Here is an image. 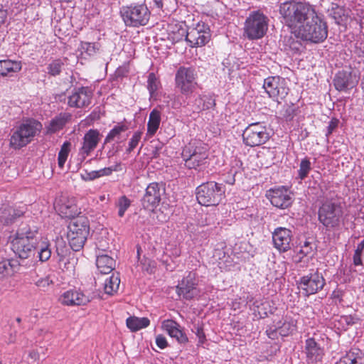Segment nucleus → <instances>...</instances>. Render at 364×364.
I'll use <instances>...</instances> for the list:
<instances>
[{
    "mask_svg": "<svg viewBox=\"0 0 364 364\" xmlns=\"http://www.w3.org/2000/svg\"><path fill=\"white\" fill-rule=\"evenodd\" d=\"M38 229L28 225H22L13 236L11 248L21 259L30 257L36 250L38 257L42 262L48 261L52 254L50 242L46 239L38 240Z\"/></svg>",
    "mask_w": 364,
    "mask_h": 364,
    "instance_id": "obj_1",
    "label": "nucleus"
},
{
    "mask_svg": "<svg viewBox=\"0 0 364 364\" xmlns=\"http://www.w3.org/2000/svg\"><path fill=\"white\" fill-rule=\"evenodd\" d=\"M314 8L308 3L288 0L279 6L281 21L291 29L296 30L302 23L313 14Z\"/></svg>",
    "mask_w": 364,
    "mask_h": 364,
    "instance_id": "obj_2",
    "label": "nucleus"
},
{
    "mask_svg": "<svg viewBox=\"0 0 364 364\" xmlns=\"http://www.w3.org/2000/svg\"><path fill=\"white\" fill-rule=\"evenodd\" d=\"M299 36L314 43L323 42L328 36L326 23L314 11L296 29Z\"/></svg>",
    "mask_w": 364,
    "mask_h": 364,
    "instance_id": "obj_3",
    "label": "nucleus"
},
{
    "mask_svg": "<svg viewBox=\"0 0 364 364\" xmlns=\"http://www.w3.org/2000/svg\"><path fill=\"white\" fill-rule=\"evenodd\" d=\"M120 15L127 26L139 28L149 23L151 11L144 0L141 3L123 6L120 9Z\"/></svg>",
    "mask_w": 364,
    "mask_h": 364,
    "instance_id": "obj_4",
    "label": "nucleus"
},
{
    "mask_svg": "<svg viewBox=\"0 0 364 364\" xmlns=\"http://www.w3.org/2000/svg\"><path fill=\"white\" fill-rule=\"evenodd\" d=\"M41 128V124L36 120H28L22 123L11 136V147L17 149L26 146L40 132Z\"/></svg>",
    "mask_w": 364,
    "mask_h": 364,
    "instance_id": "obj_5",
    "label": "nucleus"
},
{
    "mask_svg": "<svg viewBox=\"0 0 364 364\" xmlns=\"http://www.w3.org/2000/svg\"><path fill=\"white\" fill-rule=\"evenodd\" d=\"M225 193V187L222 183L209 181L196 188V198L202 205H217L223 198Z\"/></svg>",
    "mask_w": 364,
    "mask_h": 364,
    "instance_id": "obj_6",
    "label": "nucleus"
},
{
    "mask_svg": "<svg viewBox=\"0 0 364 364\" xmlns=\"http://www.w3.org/2000/svg\"><path fill=\"white\" fill-rule=\"evenodd\" d=\"M269 19L260 11L250 12L244 26V36L249 40L262 38L268 29Z\"/></svg>",
    "mask_w": 364,
    "mask_h": 364,
    "instance_id": "obj_7",
    "label": "nucleus"
},
{
    "mask_svg": "<svg viewBox=\"0 0 364 364\" xmlns=\"http://www.w3.org/2000/svg\"><path fill=\"white\" fill-rule=\"evenodd\" d=\"M68 229L70 245L74 251H79L85 245L89 235V221L84 216H78L70 223Z\"/></svg>",
    "mask_w": 364,
    "mask_h": 364,
    "instance_id": "obj_8",
    "label": "nucleus"
},
{
    "mask_svg": "<svg viewBox=\"0 0 364 364\" xmlns=\"http://www.w3.org/2000/svg\"><path fill=\"white\" fill-rule=\"evenodd\" d=\"M343 208L340 203L326 200L318 209V220L327 228H334L340 225L343 217Z\"/></svg>",
    "mask_w": 364,
    "mask_h": 364,
    "instance_id": "obj_9",
    "label": "nucleus"
},
{
    "mask_svg": "<svg viewBox=\"0 0 364 364\" xmlns=\"http://www.w3.org/2000/svg\"><path fill=\"white\" fill-rule=\"evenodd\" d=\"M270 138V133L264 122H255L249 124L242 133V139L245 145L253 147L265 144Z\"/></svg>",
    "mask_w": 364,
    "mask_h": 364,
    "instance_id": "obj_10",
    "label": "nucleus"
},
{
    "mask_svg": "<svg viewBox=\"0 0 364 364\" xmlns=\"http://www.w3.org/2000/svg\"><path fill=\"white\" fill-rule=\"evenodd\" d=\"M197 73L192 67L181 66L178 68L175 76L176 87L184 95H191L197 85Z\"/></svg>",
    "mask_w": 364,
    "mask_h": 364,
    "instance_id": "obj_11",
    "label": "nucleus"
},
{
    "mask_svg": "<svg viewBox=\"0 0 364 364\" xmlns=\"http://www.w3.org/2000/svg\"><path fill=\"white\" fill-rule=\"evenodd\" d=\"M325 284V279L317 271L301 277L297 282L299 289L305 296L316 294Z\"/></svg>",
    "mask_w": 364,
    "mask_h": 364,
    "instance_id": "obj_12",
    "label": "nucleus"
},
{
    "mask_svg": "<svg viewBox=\"0 0 364 364\" xmlns=\"http://www.w3.org/2000/svg\"><path fill=\"white\" fill-rule=\"evenodd\" d=\"M210 29L204 22H198L196 26L188 29L186 41L191 47H202L210 40Z\"/></svg>",
    "mask_w": 364,
    "mask_h": 364,
    "instance_id": "obj_13",
    "label": "nucleus"
},
{
    "mask_svg": "<svg viewBox=\"0 0 364 364\" xmlns=\"http://www.w3.org/2000/svg\"><path fill=\"white\" fill-rule=\"evenodd\" d=\"M263 88L269 97L279 102L287 95L289 88L284 78L279 76L268 77L264 80Z\"/></svg>",
    "mask_w": 364,
    "mask_h": 364,
    "instance_id": "obj_14",
    "label": "nucleus"
},
{
    "mask_svg": "<svg viewBox=\"0 0 364 364\" xmlns=\"http://www.w3.org/2000/svg\"><path fill=\"white\" fill-rule=\"evenodd\" d=\"M176 292L179 296L186 300H191L200 294L198 288L196 274L190 272L176 286Z\"/></svg>",
    "mask_w": 364,
    "mask_h": 364,
    "instance_id": "obj_15",
    "label": "nucleus"
},
{
    "mask_svg": "<svg viewBox=\"0 0 364 364\" xmlns=\"http://www.w3.org/2000/svg\"><path fill=\"white\" fill-rule=\"evenodd\" d=\"M164 188L158 183H151L146 188L141 199V204L145 209L153 210L161 202Z\"/></svg>",
    "mask_w": 364,
    "mask_h": 364,
    "instance_id": "obj_16",
    "label": "nucleus"
},
{
    "mask_svg": "<svg viewBox=\"0 0 364 364\" xmlns=\"http://www.w3.org/2000/svg\"><path fill=\"white\" fill-rule=\"evenodd\" d=\"M267 196L272 205L281 209L289 208L293 203L290 191L284 186L270 189L267 192Z\"/></svg>",
    "mask_w": 364,
    "mask_h": 364,
    "instance_id": "obj_17",
    "label": "nucleus"
},
{
    "mask_svg": "<svg viewBox=\"0 0 364 364\" xmlns=\"http://www.w3.org/2000/svg\"><path fill=\"white\" fill-rule=\"evenodd\" d=\"M291 230L279 227L272 232V240L274 247L280 252H286L291 249L292 241Z\"/></svg>",
    "mask_w": 364,
    "mask_h": 364,
    "instance_id": "obj_18",
    "label": "nucleus"
},
{
    "mask_svg": "<svg viewBox=\"0 0 364 364\" xmlns=\"http://www.w3.org/2000/svg\"><path fill=\"white\" fill-rule=\"evenodd\" d=\"M102 135L97 129H90L84 135L79 155L84 160L96 149Z\"/></svg>",
    "mask_w": 364,
    "mask_h": 364,
    "instance_id": "obj_19",
    "label": "nucleus"
},
{
    "mask_svg": "<svg viewBox=\"0 0 364 364\" xmlns=\"http://www.w3.org/2000/svg\"><path fill=\"white\" fill-rule=\"evenodd\" d=\"M92 94L87 87L75 89L68 96V105L73 107H84L91 103Z\"/></svg>",
    "mask_w": 364,
    "mask_h": 364,
    "instance_id": "obj_20",
    "label": "nucleus"
},
{
    "mask_svg": "<svg viewBox=\"0 0 364 364\" xmlns=\"http://www.w3.org/2000/svg\"><path fill=\"white\" fill-rule=\"evenodd\" d=\"M24 213L23 207H16L10 204H3L0 208V224L10 225L15 223Z\"/></svg>",
    "mask_w": 364,
    "mask_h": 364,
    "instance_id": "obj_21",
    "label": "nucleus"
},
{
    "mask_svg": "<svg viewBox=\"0 0 364 364\" xmlns=\"http://www.w3.org/2000/svg\"><path fill=\"white\" fill-rule=\"evenodd\" d=\"M59 301L65 306H80L85 305L90 301V297L77 290H68L63 292Z\"/></svg>",
    "mask_w": 364,
    "mask_h": 364,
    "instance_id": "obj_22",
    "label": "nucleus"
},
{
    "mask_svg": "<svg viewBox=\"0 0 364 364\" xmlns=\"http://www.w3.org/2000/svg\"><path fill=\"white\" fill-rule=\"evenodd\" d=\"M357 82V76L353 75L351 72L345 70L338 72L333 78L335 88L338 91L353 88Z\"/></svg>",
    "mask_w": 364,
    "mask_h": 364,
    "instance_id": "obj_23",
    "label": "nucleus"
},
{
    "mask_svg": "<svg viewBox=\"0 0 364 364\" xmlns=\"http://www.w3.org/2000/svg\"><path fill=\"white\" fill-rule=\"evenodd\" d=\"M305 353L309 363H316L321 361L324 355V349L313 338L306 340Z\"/></svg>",
    "mask_w": 364,
    "mask_h": 364,
    "instance_id": "obj_24",
    "label": "nucleus"
},
{
    "mask_svg": "<svg viewBox=\"0 0 364 364\" xmlns=\"http://www.w3.org/2000/svg\"><path fill=\"white\" fill-rule=\"evenodd\" d=\"M161 327L171 338H176L178 343L185 344L188 342L187 336L181 329L180 325L173 320L167 319L164 321Z\"/></svg>",
    "mask_w": 364,
    "mask_h": 364,
    "instance_id": "obj_25",
    "label": "nucleus"
},
{
    "mask_svg": "<svg viewBox=\"0 0 364 364\" xmlns=\"http://www.w3.org/2000/svg\"><path fill=\"white\" fill-rule=\"evenodd\" d=\"M59 215L65 218H74L79 214L78 208L73 200L60 198L55 204Z\"/></svg>",
    "mask_w": 364,
    "mask_h": 364,
    "instance_id": "obj_26",
    "label": "nucleus"
},
{
    "mask_svg": "<svg viewBox=\"0 0 364 364\" xmlns=\"http://www.w3.org/2000/svg\"><path fill=\"white\" fill-rule=\"evenodd\" d=\"M21 63L10 59L0 60V76H11L21 70Z\"/></svg>",
    "mask_w": 364,
    "mask_h": 364,
    "instance_id": "obj_27",
    "label": "nucleus"
},
{
    "mask_svg": "<svg viewBox=\"0 0 364 364\" xmlns=\"http://www.w3.org/2000/svg\"><path fill=\"white\" fill-rule=\"evenodd\" d=\"M336 364H364V353L358 348L351 349Z\"/></svg>",
    "mask_w": 364,
    "mask_h": 364,
    "instance_id": "obj_28",
    "label": "nucleus"
},
{
    "mask_svg": "<svg viewBox=\"0 0 364 364\" xmlns=\"http://www.w3.org/2000/svg\"><path fill=\"white\" fill-rule=\"evenodd\" d=\"M276 323L279 328V334L281 336H288L296 330V321L292 318L285 317Z\"/></svg>",
    "mask_w": 364,
    "mask_h": 364,
    "instance_id": "obj_29",
    "label": "nucleus"
},
{
    "mask_svg": "<svg viewBox=\"0 0 364 364\" xmlns=\"http://www.w3.org/2000/svg\"><path fill=\"white\" fill-rule=\"evenodd\" d=\"M96 265L101 274H109L114 269L115 261L107 255H99L97 257Z\"/></svg>",
    "mask_w": 364,
    "mask_h": 364,
    "instance_id": "obj_30",
    "label": "nucleus"
},
{
    "mask_svg": "<svg viewBox=\"0 0 364 364\" xmlns=\"http://www.w3.org/2000/svg\"><path fill=\"white\" fill-rule=\"evenodd\" d=\"M161 123V112L157 109H154L149 114L147 122L146 136L152 137L156 133Z\"/></svg>",
    "mask_w": 364,
    "mask_h": 364,
    "instance_id": "obj_31",
    "label": "nucleus"
},
{
    "mask_svg": "<svg viewBox=\"0 0 364 364\" xmlns=\"http://www.w3.org/2000/svg\"><path fill=\"white\" fill-rule=\"evenodd\" d=\"M199 151L208 152L207 147L201 141L193 140L183 148L182 157L186 161L187 157L196 155Z\"/></svg>",
    "mask_w": 364,
    "mask_h": 364,
    "instance_id": "obj_32",
    "label": "nucleus"
},
{
    "mask_svg": "<svg viewBox=\"0 0 364 364\" xmlns=\"http://www.w3.org/2000/svg\"><path fill=\"white\" fill-rule=\"evenodd\" d=\"M70 118V115L68 113L60 114L50 121L47 127V132L52 134L62 129Z\"/></svg>",
    "mask_w": 364,
    "mask_h": 364,
    "instance_id": "obj_33",
    "label": "nucleus"
},
{
    "mask_svg": "<svg viewBox=\"0 0 364 364\" xmlns=\"http://www.w3.org/2000/svg\"><path fill=\"white\" fill-rule=\"evenodd\" d=\"M328 16L335 20V22L340 24L347 18L346 10L336 3H331L328 9Z\"/></svg>",
    "mask_w": 364,
    "mask_h": 364,
    "instance_id": "obj_34",
    "label": "nucleus"
},
{
    "mask_svg": "<svg viewBox=\"0 0 364 364\" xmlns=\"http://www.w3.org/2000/svg\"><path fill=\"white\" fill-rule=\"evenodd\" d=\"M150 321L148 318L130 316L127 319V326L133 332L149 326Z\"/></svg>",
    "mask_w": 364,
    "mask_h": 364,
    "instance_id": "obj_35",
    "label": "nucleus"
},
{
    "mask_svg": "<svg viewBox=\"0 0 364 364\" xmlns=\"http://www.w3.org/2000/svg\"><path fill=\"white\" fill-rule=\"evenodd\" d=\"M208 152L199 151L198 154L187 157L185 161V166L188 168H196L206 163Z\"/></svg>",
    "mask_w": 364,
    "mask_h": 364,
    "instance_id": "obj_36",
    "label": "nucleus"
},
{
    "mask_svg": "<svg viewBox=\"0 0 364 364\" xmlns=\"http://www.w3.org/2000/svg\"><path fill=\"white\" fill-rule=\"evenodd\" d=\"M316 250V246L311 242L305 241L303 245H301L300 250L293 257V260L295 263H299L304 257H308L313 254Z\"/></svg>",
    "mask_w": 364,
    "mask_h": 364,
    "instance_id": "obj_37",
    "label": "nucleus"
},
{
    "mask_svg": "<svg viewBox=\"0 0 364 364\" xmlns=\"http://www.w3.org/2000/svg\"><path fill=\"white\" fill-rule=\"evenodd\" d=\"M120 279L117 275L112 274L106 279L104 284L105 292L107 294L112 295L116 293L119 287Z\"/></svg>",
    "mask_w": 364,
    "mask_h": 364,
    "instance_id": "obj_38",
    "label": "nucleus"
},
{
    "mask_svg": "<svg viewBox=\"0 0 364 364\" xmlns=\"http://www.w3.org/2000/svg\"><path fill=\"white\" fill-rule=\"evenodd\" d=\"M198 111L208 109L215 106V100L210 95L199 96L195 100Z\"/></svg>",
    "mask_w": 364,
    "mask_h": 364,
    "instance_id": "obj_39",
    "label": "nucleus"
},
{
    "mask_svg": "<svg viewBox=\"0 0 364 364\" xmlns=\"http://www.w3.org/2000/svg\"><path fill=\"white\" fill-rule=\"evenodd\" d=\"M311 169V163L309 159L307 157L302 159L299 164L297 178L300 179L301 181L304 180L308 176Z\"/></svg>",
    "mask_w": 364,
    "mask_h": 364,
    "instance_id": "obj_40",
    "label": "nucleus"
},
{
    "mask_svg": "<svg viewBox=\"0 0 364 364\" xmlns=\"http://www.w3.org/2000/svg\"><path fill=\"white\" fill-rule=\"evenodd\" d=\"M128 127L124 124H118L114 126L108 133L105 139V144L113 141L116 138H119L122 133L126 132Z\"/></svg>",
    "mask_w": 364,
    "mask_h": 364,
    "instance_id": "obj_41",
    "label": "nucleus"
},
{
    "mask_svg": "<svg viewBox=\"0 0 364 364\" xmlns=\"http://www.w3.org/2000/svg\"><path fill=\"white\" fill-rule=\"evenodd\" d=\"M71 143L68 141H65L61 146L60 150L58 153V164L60 168H63L68 159L69 152L70 151Z\"/></svg>",
    "mask_w": 364,
    "mask_h": 364,
    "instance_id": "obj_42",
    "label": "nucleus"
},
{
    "mask_svg": "<svg viewBox=\"0 0 364 364\" xmlns=\"http://www.w3.org/2000/svg\"><path fill=\"white\" fill-rule=\"evenodd\" d=\"M100 49L98 43L81 42L79 50L80 52L85 53L90 56L94 55Z\"/></svg>",
    "mask_w": 364,
    "mask_h": 364,
    "instance_id": "obj_43",
    "label": "nucleus"
},
{
    "mask_svg": "<svg viewBox=\"0 0 364 364\" xmlns=\"http://www.w3.org/2000/svg\"><path fill=\"white\" fill-rule=\"evenodd\" d=\"M160 86V82L154 73L149 74L147 80V88L151 97H153Z\"/></svg>",
    "mask_w": 364,
    "mask_h": 364,
    "instance_id": "obj_44",
    "label": "nucleus"
},
{
    "mask_svg": "<svg viewBox=\"0 0 364 364\" xmlns=\"http://www.w3.org/2000/svg\"><path fill=\"white\" fill-rule=\"evenodd\" d=\"M64 63L60 59L53 60L47 67L48 73L53 76L58 75L62 70Z\"/></svg>",
    "mask_w": 364,
    "mask_h": 364,
    "instance_id": "obj_45",
    "label": "nucleus"
},
{
    "mask_svg": "<svg viewBox=\"0 0 364 364\" xmlns=\"http://www.w3.org/2000/svg\"><path fill=\"white\" fill-rule=\"evenodd\" d=\"M131 205L130 200L127 198L125 196H121L117 203V206L118 207V215L119 217H123L126 210Z\"/></svg>",
    "mask_w": 364,
    "mask_h": 364,
    "instance_id": "obj_46",
    "label": "nucleus"
},
{
    "mask_svg": "<svg viewBox=\"0 0 364 364\" xmlns=\"http://www.w3.org/2000/svg\"><path fill=\"white\" fill-rule=\"evenodd\" d=\"M141 131H136L133 134L128 144V147L127 149V153H131L138 146L139 141H141Z\"/></svg>",
    "mask_w": 364,
    "mask_h": 364,
    "instance_id": "obj_47",
    "label": "nucleus"
},
{
    "mask_svg": "<svg viewBox=\"0 0 364 364\" xmlns=\"http://www.w3.org/2000/svg\"><path fill=\"white\" fill-rule=\"evenodd\" d=\"M364 250V240H362L357 246L353 255V264L355 266L362 265L361 255Z\"/></svg>",
    "mask_w": 364,
    "mask_h": 364,
    "instance_id": "obj_48",
    "label": "nucleus"
},
{
    "mask_svg": "<svg viewBox=\"0 0 364 364\" xmlns=\"http://www.w3.org/2000/svg\"><path fill=\"white\" fill-rule=\"evenodd\" d=\"M121 171V164H116L114 166L105 167L104 168L97 170L99 178L102 176H110L114 171Z\"/></svg>",
    "mask_w": 364,
    "mask_h": 364,
    "instance_id": "obj_49",
    "label": "nucleus"
},
{
    "mask_svg": "<svg viewBox=\"0 0 364 364\" xmlns=\"http://www.w3.org/2000/svg\"><path fill=\"white\" fill-rule=\"evenodd\" d=\"M274 324L273 326H269L266 330V333L267 336L274 340L278 338L279 334V328H277V324L276 322H274Z\"/></svg>",
    "mask_w": 364,
    "mask_h": 364,
    "instance_id": "obj_50",
    "label": "nucleus"
},
{
    "mask_svg": "<svg viewBox=\"0 0 364 364\" xmlns=\"http://www.w3.org/2000/svg\"><path fill=\"white\" fill-rule=\"evenodd\" d=\"M81 178L82 180L87 181H92L96 178H99V174L97 171H85L84 173H81Z\"/></svg>",
    "mask_w": 364,
    "mask_h": 364,
    "instance_id": "obj_51",
    "label": "nucleus"
},
{
    "mask_svg": "<svg viewBox=\"0 0 364 364\" xmlns=\"http://www.w3.org/2000/svg\"><path fill=\"white\" fill-rule=\"evenodd\" d=\"M52 284H53V281L50 279V277H48V276L44 278H41L35 282V284L38 287L42 288V289H46Z\"/></svg>",
    "mask_w": 364,
    "mask_h": 364,
    "instance_id": "obj_52",
    "label": "nucleus"
},
{
    "mask_svg": "<svg viewBox=\"0 0 364 364\" xmlns=\"http://www.w3.org/2000/svg\"><path fill=\"white\" fill-rule=\"evenodd\" d=\"M156 344L161 349H164L168 345L166 338L163 335L156 337Z\"/></svg>",
    "mask_w": 364,
    "mask_h": 364,
    "instance_id": "obj_53",
    "label": "nucleus"
},
{
    "mask_svg": "<svg viewBox=\"0 0 364 364\" xmlns=\"http://www.w3.org/2000/svg\"><path fill=\"white\" fill-rule=\"evenodd\" d=\"M14 266V261L4 260L0 262V272L4 273V271H7L9 268H13Z\"/></svg>",
    "mask_w": 364,
    "mask_h": 364,
    "instance_id": "obj_54",
    "label": "nucleus"
},
{
    "mask_svg": "<svg viewBox=\"0 0 364 364\" xmlns=\"http://www.w3.org/2000/svg\"><path fill=\"white\" fill-rule=\"evenodd\" d=\"M338 121L337 119H332L329 122L327 127L326 136L328 137L332 134L333 131L338 127Z\"/></svg>",
    "mask_w": 364,
    "mask_h": 364,
    "instance_id": "obj_55",
    "label": "nucleus"
},
{
    "mask_svg": "<svg viewBox=\"0 0 364 364\" xmlns=\"http://www.w3.org/2000/svg\"><path fill=\"white\" fill-rule=\"evenodd\" d=\"M196 334L198 338L199 343H203L205 341V333L201 327L198 326L196 328Z\"/></svg>",
    "mask_w": 364,
    "mask_h": 364,
    "instance_id": "obj_56",
    "label": "nucleus"
},
{
    "mask_svg": "<svg viewBox=\"0 0 364 364\" xmlns=\"http://www.w3.org/2000/svg\"><path fill=\"white\" fill-rule=\"evenodd\" d=\"M6 16V10L4 9L2 5L0 4V24H2L5 22Z\"/></svg>",
    "mask_w": 364,
    "mask_h": 364,
    "instance_id": "obj_57",
    "label": "nucleus"
},
{
    "mask_svg": "<svg viewBox=\"0 0 364 364\" xmlns=\"http://www.w3.org/2000/svg\"><path fill=\"white\" fill-rule=\"evenodd\" d=\"M247 304L250 306V308L254 311L256 310V308L258 309L260 304V302L258 301H253V299H250L248 300Z\"/></svg>",
    "mask_w": 364,
    "mask_h": 364,
    "instance_id": "obj_58",
    "label": "nucleus"
},
{
    "mask_svg": "<svg viewBox=\"0 0 364 364\" xmlns=\"http://www.w3.org/2000/svg\"><path fill=\"white\" fill-rule=\"evenodd\" d=\"M342 319L348 324L353 325L355 323V318L351 316H345L342 317Z\"/></svg>",
    "mask_w": 364,
    "mask_h": 364,
    "instance_id": "obj_59",
    "label": "nucleus"
},
{
    "mask_svg": "<svg viewBox=\"0 0 364 364\" xmlns=\"http://www.w3.org/2000/svg\"><path fill=\"white\" fill-rule=\"evenodd\" d=\"M236 173H237V171H235V172L232 173V176L226 180V182H227L228 184H231V185H232V184H234V183H235V176Z\"/></svg>",
    "mask_w": 364,
    "mask_h": 364,
    "instance_id": "obj_60",
    "label": "nucleus"
},
{
    "mask_svg": "<svg viewBox=\"0 0 364 364\" xmlns=\"http://www.w3.org/2000/svg\"><path fill=\"white\" fill-rule=\"evenodd\" d=\"M29 356L31 357V358L33 359L34 360L39 358L38 353L35 350L31 351L29 353Z\"/></svg>",
    "mask_w": 364,
    "mask_h": 364,
    "instance_id": "obj_61",
    "label": "nucleus"
},
{
    "mask_svg": "<svg viewBox=\"0 0 364 364\" xmlns=\"http://www.w3.org/2000/svg\"><path fill=\"white\" fill-rule=\"evenodd\" d=\"M154 6L158 9H162L163 2L161 0H154Z\"/></svg>",
    "mask_w": 364,
    "mask_h": 364,
    "instance_id": "obj_62",
    "label": "nucleus"
},
{
    "mask_svg": "<svg viewBox=\"0 0 364 364\" xmlns=\"http://www.w3.org/2000/svg\"><path fill=\"white\" fill-rule=\"evenodd\" d=\"M173 254H174L175 257H178V256H179V255H180V254H181V251H180L178 248L175 247V248H174V252H173Z\"/></svg>",
    "mask_w": 364,
    "mask_h": 364,
    "instance_id": "obj_63",
    "label": "nucleus"
},
{
    "mask_svg": "<svg viewBox=\"0 0 364 364\" xmlns=\"http://www.w3.org/2000/svg\"><path fill=\"white\" fill-rule=\"evenodd\" d=\"M60 1H62V2H70L71 0H59Z\"/></svg>",
    "mask_w": 364,
    "mask_h": 364,
    "instance_id": "obj_64",
    "label": "nucleus"
}]
</instances>
